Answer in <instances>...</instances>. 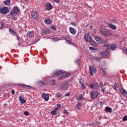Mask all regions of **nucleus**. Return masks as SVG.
<instances>
[{
    "instance_id": "f257e3e1",
    "label": "nucleus",
    "mask_w": 127,
    "mask_h": 127,
    "mask_svg": "<svg viewBox=\"0 0 127 127\" xmlns=\"http://www.w3.org/2000/svg\"><path fill=\"white\" fill-rule=\"evenodd\" d=\"M100 32L103 36H110L111 32L107 29H100Z\"/></svg>"
},
{
    "instance_id": "f03ea898",
    "label": "nucleus",
    "mask_w": 127,
    "mask_h": 127,
    "mask_svg": "<svg viewBox=\"0 0 127 127\" xmlns=\"http://www.w3.org/2000/svg\"><path fill=\"white\" fill-rule=\"evenodd\" d=\"M8 12H9V8L8 7L4 6L0 9V13H2V14H7Z\"/></svg>"
},
{
    "instance_id": "7ed1b4c3",
    "label": "nucleus",
    "mask_w": 127,
    "mask_h": 127,
    "mask_svg": "<svg viewBox=\"0 0 127 127\" xmlns=\"http://www.w3.org/2000/svg\"><path fill=\"white\" fill-rule=\"evenodd\" d=\"M98 96H99V93H98V92L95 90L90 92V96L91 99H97Z\"/></svg>"
},
{
    "instance_id": "20e7f679",
    "label": "nucleus",
    "mask_w": 127,
    "mask_h": 127,
    "mask_svg": "<svg viewBox=\"0 0 127 127\" xmlns=\"http://www.w3.org/2000/svg\"><path fill=\"white\" fill-rule=\"evenodd\" d=\"M19 11H20V10L19 8H18V7L15 6L13 9V10L10 11V14H11V15H14L15 13H18Z\"/></svg>"
},
{
    "instance_id": "39448f33",
    "label": "nucleus",
    "mask_w": 127,
    "mask_h": 127,
    "mask_svg": "<svg viewBox=\"0 0 127 127\" xmlns=\"http://www.w3.org/2000/svg\"><path fill=\"white\" fill-rule=\"evenodd\" d=\"M56 76H57L58 79L60 80L64 78V73H62V71L59 70L55 73Z\"/></svg>"
},
{
    "instance_id": "423d86ee",
    "label": "nucleus",
    "mask_w": 127,
    "mask_h": 127,
    "mask_svg": "<svg viewBox=\"0 0 127 127\" xmlns=\"http://www.w3.org/2000/svg\"><path fill=\"white\" fill-rule=\"evenodd\" d=\"M90 74L91 76H93V74L97 73V69L94 66H91L89 67Z\"/></svg>"
},
{
    "instance_id": "0eeeda50",
    "label": "nucleus",
    "mask_w": 127,
    "mask_h": 127,
    "mask_svg": "<svg viewBox=\"0 0 127 127\" xmlns=\"http://www.w3.org/2000/svg\"><path fill=\"white\" fill-rule=\"evenodd\" d=\"M94 39L98 42V43H99V44H105V41L101 39L99 37L95 36Z\"/></svg>"
},
{
    "instance_id": "6e6552de",
    "label": "nucleus",
    "mask_w": 127,
    "mask_h": 127,
    "mask_svg": "<svg viewBox=\"0 0 127 127\" xmlns=\"http://www.w3.org/2000/svg\"><path fill=\"white\" fill-rule=\"evenodd\" d=\"M92 39V37L90 34H85L84 35V40L87 42H91V40Z\"/></svg>"
},
{
    "instance_id": "1a4fd4ad",
    "label": "nucleus",
    "mask_w": 127,
    "mask_h": 127,
    "mask_svg": "<svg viewBox=\"0 0 127 127\" xmlns=\"http://www.w3.org/2000/svg\"><path fill=\"white\" fill-rule=\"evenodd\" d=\"M90 89H95L96 90H98V88H99V83L97 82L94 83L93 84H90L89 86Z\"/></svg>"
},
{
    "instance_id": "9d476101",
    "label": "nucleus",
    "mask_w": 127,
    "mask_h": 127,
    "mask_svg": "<svg viewBox=\"0 0 127 127\" xmlns=\"http://www.w3.org/2000/svg\"><path fill=\"white\" fill-rule=\"evenodd\" d=\"M31 15L32 17L34 18V19H37L38 17V14H37V11H33L31 12Z\"/></svg>"
},
{
    "instance_id": "9b49d317",
    "label": "nucleus",
    "mask_w": 127,
    "mask_h": 127,
    "mask_svg": "<svg viewBox=\"0 0 127 127\" xmlns=\"http://www.w3.org/2000/svg\"><path fill=\"white\" fill-rule=\"evenodd\" d=\"M19 86H22V87L23 88H25V89H27V90H30L31 89H33V87H32V86H29V85H27L24 84H19Z\"/></svg>"
},
{
    "instance_id": "f8f14e48",
    "label": "nucleus",
    "mask_w": 127,
    "mask_h": 127,
    "mask_svg": "<svg viewBox=\"0 0 127 127\" xmlns=\"http://www.w3.org/2000/svg\"><path fill=\"white\" fill-rule=\"evenodd\" d=\"M43 99H44L45 101H47L49 100V94L43 93L42 96Z\"/></svg>"
},
{
    "instance_id": "ddd939ff",
    "label": "nucleus",
    "mask_w": 127,
    "mask_h": 127,
    "mask_svg": "<svg viewBox=\"0 0 127 127\" xmlns=\"http://www.w3.org/2000/svg\"><path fill=\"white\" fill-rule=\"evenodd\" d=\"M69 30L70 33L72 34V35H75V34H76V29H75V28L72 27H70L69 28Z\"/></svg>"
},
{
    "instance_id": "4468645a",
    "label": "nucleus",
    "mask_w": 127,
    "mask_h": 127,
    "mask_svg": "<svg viewBox=\"0 0 127 127\" xmlns=\"http://www.w3.org/2000/svg\"><path fill=\"white\" fill-rule=\"evenodd\" d=\"M109 51H110L109 49H107L103 51L102 52H101V55L102 56H108V55H109Z\"/></svg>"
},
{
    "instance_id": "2eb2a0df",
    "label": "nucleus",
    "mask_w": 127,
    "mask_h": 127,
    "mask_svg": "<svg viewBox=\"0 0 127 127\" xmlns=\"http://www.w3.org/2000/svg\"><path fill=\"white\" fill-rule=\"evenodd\" d=\"M68 87V83L67 82H64L62 84V86L60 87L61 90H65V89H67Z\"/></svg>"
},
{
    "instance_id": "dca6fc26",
    "label": "nucleus",
    "mask_w": 127,
    "mask_h": 127,
    "mask_svg": "<svg viewBox=\"0 0 127 127\" xmlns=\"http://www.w3.org/2000/svg\"><path fill=\"white\" fill-rule=\"evenodd\" d=\"M46 8L47 10H50V9H52V8H53V7L52 6V4H51V3H48L46 5Z\"/></svg>"
},
{
    "instance_id": "f3484780",
    "label": "nucleus",
    "mask_w": 127,
    "mask_h": 127,
    "mask_svg": "<svg viewBox=\"0 0 127 127\" xmlns=\"http://www.w3.org/2000/svg\"><path fill=\"white\" fill-rule=\"evenodd\" d=\"M19 100L20 101L21 104H25V103H26V100L22 98V96H20V97H19Z\"/></svg>"
},
{
    "instance_id": "a211bd4d",
    "label": "nucleus",
    "mask_w": 127,
    "mask_h": 127,
    "mask_svg": "<svg viewBox=\"0 0 127 127\" xmlns=\"http://www.w3.org/2000/svg\"><path fill=\"white\" fill-rule=\"evenodd\" d=\"M108 25L109 27L111 28V29H113L114 30H116V29H117V27L116 25H114L113 24L109 23Z\"/></svg>"
},
{
    "instance_id": "6ab92c4d",
    "label": "nucleus",
    "mask_w": 127,
    "mask_h": 127,
    "mask_svg": "<svg viewBox=\"0 0 127 127\" xmlns=\"http://www.w3.org/2000/svg\"><path fill=\"white\" fill-rule=\"evenodd\" d=\"M27 35L28 36L29 38H32V37H33V36H34V32H33L32 31H29Z\"/></svg>"
},
{
    "instance_id": "aec40b11",
    "label": "nucleus",
    "mask_w": 127,
    "mask_h": 127,
    "mask_svg": "<svg viewBox=\"0 0 127 127\" xmlns=\"http://www.w3.org/2000/svg\"><path fill=\"white\" fill-rule=\"evenodd\" d=\"M82 104L81 103L78 102L75 106V109H77V110H80L82 107Z\"/></svg>"
},
{
    "instance_id": "412c9836",
    "label": "nucleus",
    "mask_w": 127,
    "mask_h": 127,
    "mask_svg": "<svg viewBox=\"0 0 127 127\" xmlns=\"http://www.w3.org/2000/svg\"><path fill=\"white\" fill-rule=\"evenodd\" d=\"M10 0H6L3 1L4 4H5V5H8V6H9V5H10Z\"/></svg>"
},
{
    "instance_id": "4be33fe9",
    "label": "nucleus",
    "mask_w": 127,
    "mask_h": 127,
    "mask_svg": "<svg viewBox=\"0 0 127 127\" xmlns=\"http://www.w3.org/2000/svg\"><path fill=\"white\" fill-rule=\"evenodd\" d=\"M79 83L82 86L83 89H85V88H86V86L84 85V80L82 79L79 80Z\"/></svg>"
},
{
    "instance_id": "5701e85b",
    "label": "nucleus",
    "mask_w": 127,
    "mask_h": 127,
    "mask_svg": "<svg viewBox=\"0 0 127 127\" xmlns=\"http://www.w3.org/2000/svg\"><path fill=\"white\" fill-rule=\"evenodd\" d=\"M105 111L107 112V113H111L112 112V108L109 107H105Z\"/></svg>"
},
{
    "instance_id": "b1692460",
    "label": "nucleus",
    "mask_w": 127,
    "mask_h": 127,
    "mask_svg": "<svg viewBox=\"0 0 127 127\" xmlns=\"http://www.w3.org/2000/svg\"><path fill=\"white\" fill-rule=\"evenodd\" d=\"M120 92L123 95H125V96H127V91L125 89H121L120 90Z\"/></svg>"
},
{
    "instance_id": "393cba45",
    "label": "nucleus",
    "mask_w": 127,
    "mask_h": 127,
    "mask_svg": "<svg viewBox=\"0 0 127 127\" xmlns=\"http://www.w3.org/2000/svg\"><path fill=\"white\" fill-rule=\"evenodd\" d=\"M45 23H46V24L49 25V24H51L52 22L50 19L47 18L45 20Z\"/></svg>"
},
{
    "instance_id": "a878e982",
    "label": "nucleus",
    "mask_w": 127,
    "mask_h": 127,
    "mask_svg": "<svg viewBox=\"0 0 127 127\" xmlns=\"http://www.w3.org/2000/svg\"><path fill=\"white\" fill-rule=\"evenodd\" d=\"M117 46H118V45L115 44L111 45L110 46L111 50H115L117 48Z\"/></svg>"
},
{
    "instance_id": "bb28decb",
    "label": "nucleus",
    "mask_w": 127,
    "mask_h": 127,
    "mask_svg": "<svg viewBox=\"0 0 127 127\" xmlns=\"http://www.w3.org/2000/svg\"><path fill=\"white\" fill-rule=\"evenodd\" d=\"M76 99L77 101H82V100H83V96L78 95L76 97Z\"/></svg>"
},
{
    "instance_id": "cd10ccee",
    "label": "nucleus",
    "mask_w": 127,
    "mask_h": 127,
    "mask_svg": "<svg viewBox=\"0 0 127 127\" xmlns=\"http://www.w3.org/2000/svg\"><path fill=\"white\" fill-rule=\"evenodd\" d=\"M89 43H91V45H92V46H97V43H96L94 41L92 40V39H91V42Z\"/></svg>"
},
{
    "instance_id": "c85d7f7f",
    "label": "nucleus",
    "mask_w": 127,
    "mask_h": 127,
    "mask_svg": "<svg viewBox=\"0 0 127 127\" xmlns=\"http://www.w3.org/2000/svg\"><path fill=\"white\" fill-rule=\"evenodd\" d=\"M9 30L11 34H12V35H14V36L16 35V33H15V32H14V30H12V29H9Z\"/></svg>"
},
{
    "instance_id": "c756f323",
    "label": "nucleus",
    "mask_w": 127,
    "mask_h": 127,
    "mask_svg": "<svg viewBox=\"0 0 127 127\" xmlns=\"http://www.w3.org/2000/svg\"><path fill=\"white\" fill-rule=\"evenodd\" d=\"M51 114L53 116H56V115H57V111H56V110H52L51 112Z\"/></svg>"
},
{
    "instance_id": "7c9ffc66",
    "label": "nucleus",
    "mask_w": 127,
    "mask_h": 127,
    "mask_svg": "<svg viewBox=\"0 0 127 127\" xmlns=\"http://www.w3.org/2000/svg\"><path fill=\"white\" fill-rule=\"evenodd\" d=\"M81 33H82V30H78L76 37H81Z\"/></svg>"
},
{
    "instance_id": "2f4dec72",
    "label": "nucleus",
    "mask_w": 127,
    "mask_h": 127,
    "mask_svg": "<svg viewBox=\"0 0 127 127\" xmlns=\"http://www.w3.org/2000/svg\"><path fill=\"white\" fill-rule=\"evenodd\" d=\"M100 73L101 74V75H102V76H105L106 75V72L103 69H101L100 70Z\"/></svg>"
},
{
    "instance_id": "473e14b6",
    "label": "nucleus",
    "mask_w": 127,
    "mask_h": 127,
    "mask_svg": "<svg viewBox=\"0 0 127 127\" xmlns=\"http://www.w3.org/2000/svg\"><path fill=\"white\" fill-rule=\"evenodd\" d=\"M51 84H52V86H55L56 84V81L54 79H52L51 81Z\"/></svg>"
},
{
    "instance_id": "72a5a7b5",
    "label": "nucleus",
    "mask_w": 127,
    "mask_h": 127,
    "mask_svg": "<svg viewBox=\"0 0 127 127\" xmlns=\"http://www.w3.org/2000/svg\"><path fill=\"white\" fill-rule=\"evenodd\" d=\"M52 41H59L60 39L59 38L57 37H54L52 38Z\"/></svg>"
},
{
    "instance_id": "f704fd0d",
    "label": "nucleus",
    "mask_w": 127,
    "mask_h": 127,
    "mask_svg": "<svg viewBox=\"0 0 127 127\" xmlns=\"http://www.w3.org/2000/svg\"><path fill=\"white\" fill-rule=\"evenodd\" d=\"M105 64H106V62H100L99 65H100V66H101V67H104V66H105Z\"/></svg>"
},
{
    "instance_id": "c9c22d12",
    "label": "nucleus",
    "mask_w": 127,
    "mask_h": 127,
    "mask_svg": "<svg viewBox=\"0 0 127 127\" xmlns=\"http://www.w3.org/2000/svg\"><path fill=\"white\" fill-rule=\"evenodd\" d=\"M69 76H71V74L70 73H65L63 78H68Z\"/></svg>"
},
{
    "instance_id": "e433bc0d",
    "label": "nucleus",
    "mask_w": 127,
    "mask_h": 127,
    "mask_svg": "<svg viewBox=\"0 0 127 127\" xmlns=\"http://www.w3.org/2000/svg\"><path fill=\"white\" fill-rule=\"evenodd\" d=\"M56 95L57 97V98H61V93H60L59 92L57 93Z\"/></svg>"
},
{
    "instance_id": "4c0bfd02",
    "label": "nucleus",
    "mask_w": 127,
    "mask_h": 127,
    "mask_svg": "<svg viewBox=\"0 0 127 127\" xmlns=\"http://www.w3.org/2000/svg\"><path fill=\"white\" fill-rule=\"evenodd\" d=\"M44 34H49L50 31L49 30H46L44 31Z\"/></svg>"
},
{
    "instance_id": "58836bf2",
    "label": "nucleus",
    "mask_w": 127,
    "mask_h": 127,
    "mask_svg": "<svg viewBox=\"0 0 127 127\" xmlns=\"http://www.w3.org/2000/svg\"><path fill=\"white\" fill-rule=\"evenodd\" d=\"M39 84L40 87H42L44 85V82L42 81H39Z\"/></svg>"
},
{
    "instance_id": "ea45409f",
    "label": "nucleus",
    "mask_w": 127,
    "mask_h": 127,
    "mask_svg": "<svg viewBox=\"0 0 127 127\" xmlns=\"http://www.w3.org/2000/svg\"><path fill=\"white\" fill-rule=\"evenodd\" d=\"M94 60H96V61H97V62H100V61H101V59H100L98 57H94Z\"/></svg>"
},
{
    "instance_id": "a19ab883",
    "label": "nucleus",
    "mask_w": 127,
    "mask_h": 127,
    "mask_svg": "<svg viewBox=\"0 0 127 127\" xmlns=\"http://www.w3.org/2000/svg\"><path fill=\"white\" fill-rule=\"evenodd\" d=\"M3 25H4L3 22H0V29L3 28Z\"/></svg>"
},
{
    "instance_id": "79ce46f5",
    "label": "nucleus",
    "mask_w": 127,
    "mask_h": 127,
    "mask_svg": "<svg viewBox=\"0 0 127 127\" xmlns=\"http://www.w3.org/2000/svg\"><path fill=\"white\" fill-rule=\"evenodd\" d=\"M114 86L115 88H119V87L120 86V84L118 83H116L114 84Z\"/></svg>"
},
{
    "instance_id": "37998d69",
    "label": "nucleus",
    "mask_w": 127,
    "mask_h": 127,
    "mask_svg": "<svg viewBox=\"0 0 127 127\" xmlns=\"http://www.w3.org/2000/svg\"><path fill=\"white\" fill-rule=\"evenodd\" d=\"M66 43H67L68 44H71L72 42L70 40L66 39Z\"/></svg>"
},
{
    "instance_id": "c03bdc74",
    "label": "nucleus",
    "mask_w": 127,
    "mask_h": 127,
    "mask_svg": "<svg viewBox=\"0 0 127 127\" xmlns=\"http://www.w3.org/2000/svg\"><path fill=\"white\" fill-rule=\"evenodd\" d=\"M63 114H64V115H68L69 114V113L68 112V111L67 110H64Z\"/></svg>"
},
{
    "instance_id": "a18cd8bd",
    "label": "nucleus",
    "mask_w": 127,
    "mask_h": 127,
    "mask_svg": "<svg viewBox=\"0 0 127 127\" xmlns=\"http://www.w3.org/2000/svg\"><path fill=\"white\" fill-rule=\"evenodd\" d=\"M70 24H71V25H73V26H76V22L74 21L70 22Z\"/></svg>"
},
{
    "instance_id": "49530a36",
    "label": "nucleus",
    "mask_w": 127,
    "mask_h": 127,
    "mask_svg": "<svg viewBox=\"0 0 127 127\" xmlns=\"http://www.w3.org/2000/svg\"><path fill=\"white\" fill-rule=\"evenodd\" d=\"M75 63L78 65V66H80V63L79 62V60H76L75 61Z\"/></svg>"
},
{
    "instance_id": "de8ad7c7",
    "label": "nucleus",
    "mask_w": 127,
    "mask_h": 127,
    "mask_svg": "<svg viewBox=\"0 0 127 127\" xmlns=\"http://www.w3.org/2000/svg\"><path fill=\"white\" fill-rule=\"evenodd\" d=\"M89 49L90 50H94V51H96V49L93 47H89Z\"/></svg>"
},
{
    "instance_id": "09e8293b",
    "label": "nucleus",
    "mask_w": 127,
    "mask_h": 127,
    "mask_svg": "<svg viewBox=\"0 0 127 127\" xmlns=\"http://www.w3.org/2000/svg\"><path fill=\"white\" fill-rule=\"evenodd\" d=\"M123 121H124V122L127 121V116H124L123 118Z\"/></svg>"
},
{
    "instance_id": "8fccbe9b",
    "label": "nucleus",
    "mask_w": 127,
    "mask_h": 127,
    "mask_svg": "<svg viewBox=\"0 0 127 127\" xmlns=\"http://www.w3.org/2000/svg\"><path fill=\"white\" fill-rule=\"evenodd\" d=\"M12 20H16L17 18H16V17H15L14 16L12 15Z\"/></svg>"
},
{
    "instance_id": "3c124183",
    "label": "nucleus",
    "mask_w": 127,
    "mask_h": 127,
    "mask_svg": "<svg viewBox=\"0 0 127 127\" xmlns=\"http://www.w3.org/2000/svg\"><path fill=\"white\" fill-rule=\"evenodd\" d=\"M100 88H103V87H104V86H105V85H104L103 82H100Z\"/></svg>"
},
{
    "instance_id": "603ef678",
    "label": "nucleus",
    "mask_w": 127,
    "mask_h": 127,
    "mask_svg": "<svg viewBox=\"0 0 127 127\" xmlns=\"http://www.w3.org/2000/svg\"><path fill=\"white\" fill-rule=\"evenodd\" d=\"M25 116H28V115H29V112H27V111H25L24 113Z\"/></svg>"
},
{
    "instance_id": "864d4df0",
    "label": "nucleus",
    "mask_w": 127,
    "mask_h": 127,
    "mask_svg": "<svg viewBox=\"0 0 127 127\" xmlns=\"http://www.w3.org/2000/svg\"><path fill=\"white\" fill-rule=\"evenodd\" d=\"M103 47H107V48H110V45L107 44V45H104L103 46Z\"/></svg>"
},
{
    "instance_id": "5fc2aeb1",
    "label": "nucleus",
    "mask_w": 127,
    "mask_h": 127,
    "mask_svg": "<svg viewBox=\"0 0 127 127\" xmlns=\"http://www.w3.org/2000/svg\"><path fill=\"white\" fill-rule=\"evenodd\" d=\"M51 29H53L54 30H56V27L54 26H52L51 27Z\"/></svg>"
},
{
    "instance_id": "6e6d98bb",
    "label": "nucleus",
    "mask_w": 127,
    "mask_h": 127,
    "mask_svg": "<svg viewBox=\"0 0 127 127\" xmlns=\"http://www.w3.org/2000/svg\"><path fill=\"white\" fill-rule=\"evenodd\" d=\"M70 95V92H68L65 94V97H69Z\"/></svg>"
},
{
    "instance_id": "4d7b16f0",
    "label": "nucleus",
    "mask_w": 127,
    "mask_h": 127,
    "mask_svg": "<svg viewBox=\"0 0 127 127\" xmlns=\"http://www.w3.org/2000/svg\"><path fill=\"white\" fill-rule=\"evenodd\" d=\"M58 108H60L61 107V104L60 103H59L57 105Z\"/></svg>"
},
{
    "instance_id": "13d9d810",
    "label": "nucleus",
    "mask_w": 127,
    "mask_h": 127,
    "mask_svg": "<svg viewBox=\"0 0 127 127\" xmlns=\"http://www.w3.org/2000/svg\"><path fill=\"white\" fill-rule=\"evenodd\" d=\"M117 22V20H116V19H113L112 20V22Z\"/></svg>"
},
{
    "instance_id": "bf43d9fd",
    "label": "nucleus",
    "mask_w": 127,
    "mask_h": 127,
    "mask_svg": "<svg viewBox=\"0 0 127 127\" xmlns=\"http://www.w3.org/2000/svg\"><path fill=\"white\" fill-rule=\"evenodd\" d=\"M53 1H55V2H57V3H58L59 2L60 0H53Z\"/></svg>"
},
{
    "instance_id": "052dcab7",
    "label": "nucleus",
    "mask_w": 127,
    "mask_h": 127,
    "mask_svg": "<svg viewBox=\"0 0 127 127\" xmlns=\"http://www.w3.org/2000/svg\"><path fill=\"white\" fill-rule=\"evenodd\" d=\"M15 92H14V89H13L11 91V94L12 95H13L14 94Z\"/></svg>"
},
{
    "instance_id": "680f3d73",
    "label": "nucleus",
    "mask_w": 127,
    "mask_h": 127,
    "mask_svg": "<svg viewBox=\"0 0 127 127\" xmlns=\"http://www.w3.org/2000/svg\"><path fill=\"white\" fill-rule=\"evenodd\" d=\"M58 110H59V108H58V107H56V108H55V111H58Z\"/></svg>"
},
{
    "instance_id": "e2e57ef3",
    "label": "nucleus",
    "mask_w": 127,
    "mask_h": 127,
    "mask_svg": "<svg viewBox=\"0 0 127 127\" xmlns=\"http://www.w3.org/2000/svg\"><path fill=\"white\" fill-rule=\"evenodd\" d=\"M15 36H16L17 40H19V36H18V35H15Z\"/></svg>"
},
{
    "instance_id": "0e129e2a",
    "label": "nucleus",
    "mask_w": 127,
    "mask_h": 127,
    "mask_svg": "<svg viewBox=\"0 0 127 127\" xmlns=\"http://www.w3.org/2000/svg\"><path fill=\"white\" fill-rule=\"evenodd\" d=\"M101 91H102V93L105 92V89H101Z\"/></svg>"
},
{
    "instance_id": "69168bd1",
    "label": "nucleus",
    "mask_w": 127,
    "mask_h": 127,
    "mask_svg": "<svg viewBox=\"0 0 127 127\" xmlns=\"http://www.w3.org/2000/svg\"><path fill=\"white\" fill-rule=\"evenodd\" d=\"M6 106H7V104L5 103L3 104V107H6Z\"/></svg>"
},
{
    "instance_id": "338daca9",
    "label": "nucleus",
    "mask_w": 127,
    "mask_h": 127,
    "mask_svg": "<svg viewBox=\"0 0 127 127\" xmlns=\"http://www.w3.org/2000/svg\"><path fill=\"white\" fill-rule=\"evenodd\" d=\"M126 53L127 54V48H126Z\"/></svg>"
},
{
    "instance_id": "774afa93",
    "label": "nucleus",
    "mask_w": 127,
    "mask_h": 127,
    "mask_svg": "<svg viewBox=\"0 0 127 127\" xmlns=\"http://www.w3.org/2000/svg\"><path fill=\"white\" fill-rule=\"evenodd\" d=\"M90 28H93V26H92V25H91V26H90Z\"/></svg>"
}]
</instances>
